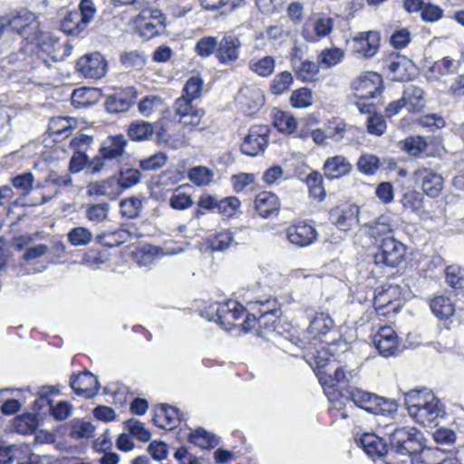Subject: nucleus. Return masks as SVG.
<instances>
[{"instance_id": "f257e3e1", "label": "nucleus", "mask_w": 464, "mask_h": 464, "mask_svg": "<svg viewBox=\"0 0 464 464\" xmlns=\"http://www.w3.org/2000/svg\"><path fill=\"white\" fill-rule=\"evenodd\" d=\"M407 411L416 422L436 427L445 411L440 399L426 390H411L404 394Z\"/></svg>"}, {"instance_id": "f03ea898", "label": "nucleus", "mask_w": 464, "mask_h": 464, "mask_svg": "<svg viewBox=\"0 0 464 464\" xmlns=\"http://www.w3.org/2000/svg\"><path fill=\"white\" fill-rule=\"evenodd\" d=\"M127 140L123 135L109 136L102 144L98 153L89 162V173L97 174L119 169L128 160Z\"/></svg>"}, {"instance_id": "7ed1b4c3", "label": "nucleus", "mask_w": 464, "mask_h": 464, "mask_svg": "<svg viewBox=\"0 0 464 464\" xmlns=\"http://www.w3.org/2000/svg\"><path fill=\"white\" fill-rule=\"evenodd\" d=\"M343 398L372 414L392 415L397 411V403L393 400L358 388L345 390Z\"/></svg>"}, {"instance_id": "20e7f679", "label": "nucleus", "mask_w": 464, "mask_h": 464, "mask_svg": "<svg viewBox=\"0 0 464 464\" xmlns=\"http://www.w3.org/2000/svg\"><path fill=\"white\" fill-rule=\"evenodd\" d=\"M245 314L246 308L234 300L222 304H211L202 311V315L208 321L217 322L227 330L240 326Z\"/></svg>"}, {"instance_id": "39448f33", "label": "nucleus", "mask_w": 464, "mask_h": 464, "mask_svg": "<svg viewBox=\"0 0 464 464\" xmlns=\"http://www.w3.org/2000/svg\"><path fill=\"white\" fill-rule=\"evenodd\" d=\"M96 13L92 0H82L78 10L69 12L61 21V29L72 36L82 34L93 20Z\"/></svg>"}, {"instance_id": "423d86ee", "label": "nucleus", "mask_w": 464, "mask_h": 464, "mask_svg": "<svg viewBox=\"0 0 464 464\" xmlns=\"http://www.w3.org/2000/svg\"><path fill=\"white\" fill-rule=\"evenodd\" d=\"M164 14L158 8L143 7L133 19V24L139 34L150 40L161 33L166 28Z\"/></svg>"}, {"instance_id": "0eeeda50", "label": "nucleus", "mask_w": 464, "mask_h": 464, "mask_svg": "<svg viewBox=\"0 0 464 464\" xmlns=\"http://www.w3.org/2000/svg\"><path fill=\"white\" fill-rule=\"evenodd\" d=\"M422 434L412 427L395 429L390 434V444L397 453L412 456L422 451Z\"/></svg>"}, {"instance_id": "6e6552de", "label": "nucleus", "mask_w": 464, "mask_h": 464, "mask_svg": "<svg viewBox=\"0 0 464 464\" xmlns=\"http://www.w3.org/2000/svg\"><path fill=\"white\" fill-rule=\"evenodd\" d=\"M405 250V246L393 237H383L374 255V262L376 265L395 267L401 263Z\"/></svg>"}, {"instance_id": "1a4fd4ad", "label": "nucleus", "mask_w": 464, "mask_h": 464, "mask_svg": "<svg viewBox=\"0 0 464 464\" xmlns=\"http://www.w3.org/2000/svg\"><path fill=\"white\" fill-rule=\"evenodd\" d=\"M351 86L354 96L358 99H372L375 98L382 92V79L380 74L373 72H368L365 74L355 78Z\"/></svg>"}, {"instance_id": "9d476101", "label": "nucleus", "mask_w": 464, "mask_h": 464, "mask_svg": "<svg viewBox=\"0 0 464 464\" xmlns=\"http://www.w3.org/2000/svg\"><path fill=\"white\" fill-rule=\"evenodd\" d=\"M412 178L419 183L424 194L430 198H437L443 189L444 179L436 170L420 167L412 173Z\"/></svg>"}, {"instance_id": "9b49d317", "label": "nucleus", "mask_w": 464, "mask_h": 464, "mask_svg": "<svg viewBox=\"0 0 464 464\" xmlns=\"http://www.w3.org/2000/svg\"><path fill=\"white\" fill-rule=\"evenodd\" d=\"M10 29L21 37L32 43L37 40L38 23L34 13L22 11L13 16L5 24V30Z\"/></svg>"}, {"instance_id": "f8f14e48", "label": "nucleus", "mask_w": 464, "mask_h": 464, "mask_svg": "<svg viewBox=\"0 0 464 464\" xmlns=\"http://www.w3.org/2000/svg\"><path fill=\"white\" fill-rule=\"evenodd\" d=\"M269 128L266 125H256L250 128L241 144L243 154L255 157L264 152L268 144Z\"/></svg>"}, {"instance_id": "ddd939ff", "label": "nucleus", "mask_w": 464, "mask_h": 464, "mask_svg": "<svg viewBox=\"0 0 464 464\" xmlns=\"http://www.w3.org/2000/svg\"><path fill=\"white\" fill-rule=\"evenodd\" d=\"M107 62L100 53L85 54L76 62V71L82 77L100 79L107 71Z\"/></svg>"}, {"instance_id": "4468645a", "label": "nucleus", "mask_w": 464, "mask_h": 464, "mask_svg": "<svg viewBox=\"0 0 464 464\" xmlns=\"http://www.w3.org/2000/svg\"><path fill=\"white\" fill-rule=\"evenodd\" d=\"M327 351L322 350L314 356L316 370L315 373L322 387L327 392V390L335 391L336 377H334V370L331 367H335V361L331 357H326Z\"/></svg>"}, {"instance_id": "2eb2a0df", "label": "nucleus", "mask_w": 464, "mask_h": 464, "mask_svg": "<svg viewBox=\"0 0 464 464\" xmlns=\"http://www.w3.org/2000/svg\"><path fill=\"white\" fill-rule=\"evenodd\" d=\"M241 46V41L237 36L233 34L225 35L218 42L215 56L222 65L231 66L237 62Z\"/></svg>"}, {"instance_id": "dca6fc26", "label": "nucleus", "mask_w": 464, "mask_h": 464, "mask_svg": "<svg viewBox=\"0 0 464 464\" xmlns=\"http://www.w3.org/2000/svg\"><path fill=\"white\" fill-rule=\"evenodd\" d=\"M384 63L392 80L403 82L410 79L413 64L406 56L392 53L387 56Z\"/></svg>"}, {"instance_id": "f3484780", "label": "nucleus", "mask_w": 464, "mask_h": 464, "mask_svg": "<svg viewBox=\"0 0 464 464\" xmlns=\"http://www.w3.org/2000/svg\"><path fill=\"white\" fill-rule=\"evenodd\" d=\"M138 93L133 87H128L107 96L105 101L106 110L110 113H121L127 111L135 102Z\"/></svg>"}, {"instance_id": "a211bd4d", "label": "nucleus", "mask_w": 464, "mask_h": 464, "mask_svg": "<svg viewBox=\"0 0 464 464\" xmlns=\"http://www.w3.org/2000/svg\"><path fill=\"white\" fill-rule=\"evenodd\" d=\"M359 208L356 205L336 207L330 211V220L339 229L347 231L359 221Z\"/></svg>"}, {"instance_id": "6ab92c4d", "label": "nucleus", "mask_w": 464, "mask_h": 464, "mask_svg": "<svg viewBox=\"0 0 464 464\" xmlns=\"http://www.w3.org/2000/svg\"><path fill=\"white\" fill-rule=\"evenodd\" d=\"M380 40V34L376 31L358 33L353 37L354 51L365 58H371L377 53Z\"/></svg>"}, {"instance_id": "aec40b11", "label": "nucleus", "mask_w": 464, "mask_h": 464, "mask_svg": "<svg viewBox=\"0 0 464 464\" xmlns=\"http://www.w3.org/2000/svg\"><path fill=\"white\" fill-rule=\"evenodd\" d=\"M288 241L299 247H304L317 239V232L311 225L298 223L285 229Z\"/></svg>"}, {"instance_id": "412c9836", "label": "nucleus", "mask_w": 464, "mask_h": 464, "mask_svg": "<svg viewBox=\"0 0 464 464\" xmlns=\"http://www.w3.org/2000/svg\"><path fill=\"white\" fill-rule=\"evenodd\" d=\"M373 344L384 357L392 356L398 349V335L392 327L382 326L374 335Z\"/></svg>"}, {"instance_id": "4be33fe9", "label": "nucleus", "mask_w": 464, "mask_h": 464, "mask_svg": "<svg viewBox=\"0 0 464 464\" xmlns=\"http://www.w3.org/2000/svg\"><path fill=\"white\" fill-rule=\"evenodd\" d=\"M71 387L79 396L93 397L99 391L97 378L90 372H83L71 379Z\"/></svg>"}, {"instance_id": "5701e85b", "label": "nucleus", "mask_w": 464, "mask_h": 464, "mask_svg": "<svg viewBox=\"0 0 464 464\" xmlns=\"http://www.w3.org/2000/svg\"><path fill=\"white\" fill-rule=\"evenodd\" d=\"M261 45L256 44L253 50L261 49ZM276 58L272 55L256 56L254 51L251 52V58L248 62V69L257 76L267 78L271 76L276 69Z\"/></svg>"}, {"instance_id": "b1692460", "label": "nucleus", "mask_w": 464, "mask_h": 464, "mask_svg": "<svg viewBox=\"0 0 464 464\" xmlns=\"http://www.w3.org/2000/svg\"><path fill=\"white\" fill-rule=\"evenodd\" d=\"M323 170L328 179H336L348 175L353 170L352 163L343 155L329 157L325 160Z\"/></svg>"}, {"instance_id": "393cba45", "label": "nucleus", "mask_w": 464, "mask_h": 464, "mask_svg": "<svg viewBox=\"0 0 464 464\" xmlns=\"http://www.w3.org/2000/svg\"><path fill=\"white\" fill-rule=\"evenodd\" d=\"M281 208L278 197L269 191H262L255 198V208L264 218L277 216Z\"/></svg>"}, {"instance_id": "a878e982", "label": "nucleus", "mask_w": 464, "mask_h": 464, "mask_svg": "<svg viewBox=\"0 0 464 464\" xmlns=\"http://www.w3.org/2000/svg\"><path fill=\"white\" fill-rule=\"evenodd\" d=\"M291 63L296 77L303 82L316 80L319 72L318 64L308 59H303L297 54V51L291 57Z\"/></svg>"}, {"instance_id": "bb28decb", "label": "nucleus", "mask_w": 464, "mask_h": 464, "mask_svg": "<svg viewBox=\"0 0 464 464\" xmlns=\"http://www.w3.org/2000/svg\"><path fill=\"white\" fill-rule=\"evenodd\" d=\"M335 332L334 319L327 313H317L311 320L307 328L309 335L315 338L325 337Z\"/></svg>"}, {"instance_id": "cd10ccee", "label": "nucleus", "mask_w": 464, "mask_h": 464, "mask_svg": "<svg viewBox=\"0 0 464 464\" xmlns=\"http://www.w3.org/2000/svg\"><path fill=\"white\" fill-rule=\"evenodd\" d=\"M152 420L158 427L165 430H172L180 421V412L175 407L160 405L155 410Z\"/></svg>"}, {"instance_id": "c85d7f7f", "label": "nucleus", "mask_w": 464, "mask_h": 464, "mask_svg": "<svg viewBox=\"0 0 464 464\" xmlns=\"http://www.w3.org/2000/svg\"><path fill=\"white\" fill-rule=\"evenodd\" d=\"M87 193L90 196H105L111 199H114L121 194V186L115 177L90 183L88 185Z\"/></svg>"}, {"instance_id": "c756f323", "label": "nucleus", "mask_w": 464, "mask_h": 464, "mask_svg": "<svg viewBox=\"0 0 464 464\" xmlns=\"http://www.w3.org/2000/svg\"><path fill=\"white\" fill-rule=\"evenodd\" d=\"M270 301L266 299L264 301L248 302L249 309L251 311L256 310L258 314V325L259 327L264 326L265 330L269 331L270 328L273 331L276 330L275 313L272 308L269 307Z\"/></svg>"}, {"instance_id": "7c9ffc66", "label": "nucleus", "mask_w": 464, "mask_h": 464, "mask_svg": "<svg viewBox=\"0 0 464 464\" xmlns=\"http://www.w3.org/2000/svg\"><path fill=\"white\" fill-rule=\"evenodd\" d=\"M422 89L415 85H409L403 92L401 100L404 107L411 112L420 111L425 106Z\"/></svg>"}, {"instance_id": "2f4dec72", "label": "nucleus", "mask_w": 464, "mask_h": 464, "mask_svg": "<svg viewBox=\"0 0 464 464\" xmlns=\"http://www.w3.org/2000/svg\"><path fill=\"white\" fill-rule=\"evenodd\" d=\"M361 444L364 451L372 457L383 456L387 453V445L382 439L373 433H365L361 438Z\"/></svg>"}, {"instance_id": "473e14b6", "label": "nucleus", "mask_w": 464, "mask_h": 464, "mask_svg": "<svg viewBox=\"0 0 464 464\" xmlns=\"http://www.w3.org/2000/svg\"><path fill=\"white\" fill-rule=\"evenodd\" d=\"M370 236L375 239L376 242H382V239L386 237H392V225L388 216H381L376 220L370 222L368 225Z\"/></svg>"}, {"instance_id": "72a5a7b5", "label": "nucleus", "mask_w": 464, "mask_h": 464, "mask_svg": "<svg viewBox=\"0 0 464 464\" xmlns=\"http://www.w3.org/2000/svg\"><path fill=\"white\" fill-rule=\"evenodd\" d=\"M188 440L194 445L204 450L213 449L219 442L218 438L216 435L208 432L202 428H198L191 432L188 436Z\"/></svg>"}, {"instance_id": "f704fd0d", "label": "nucleus", "mask_w": 464, "mask_h": 464, "mask_svg": "<svg viewBox=\"0 0 464 464\" xmlns=\"http://www.w3.org/2000/svg\"><path fill=\"white\" fill-rule=\"evenodd\" d=\"M431 312L440 320L448 319L454 314V305L443 295L435 296L430 303Z\"/></svg>"}, {"instance_id": "c9c22d12", "label": "nucleus", "mask_w": 464, "mask_h": 464, "mask_svg": "<svg viewBox=\"0 0 464 464\" xmlns=\"http://www.w3.org/2000/svg\"><path fill=\"white\" fill-rule=\"evenodd\" d=\"M156 128L157 126H153L149 122L136 121L130 124L128 134L132 140L140 141L151 137Z\"/></svg>"}, {"instance_id": "e433bc0d", "label": "nucleus", "mask_w": 464, "mask_h": 464, "mask_svg": "<svg viewBox=\"0 0 464 464\" xmlns=\"http://www.w3.org/2000/svg\"><path fill=\"white\" fill-rule=\"evenodd\" d=\"M294 83V77L287 71L281 72L274 77L270 82V92L274 95H281L286 92Z\"/></svg>"}, {"instance_id": "4c0bfd02", "label": "nucleus", "mask_w": 464, "mask_h": 464, "mask_svg": "<svg viewBox=\"0 0 464 464\" xmlns=\"http://www.w3.org/2000/svg\"><path fill=\"white\" fill-rule=\"evenodd\" d=\"M188 178L196 186H208L213 180L214 171L205 166H197L188 170Z\"/></svg>"}, {"instance_id": "58836bf2", "label": "nucleus", "mask_w": 464, "mask_h": 464, "mask_svg": "<svg viewBox=\"0 0 464 464\" xmlns=\"http://www.w3.org/2000/svg\"><path fill=\"white\" fill-rule=\"evenodd\" d=\"M71 438L74 440L88 439L93 436L95 427L92 422L84 420L74 419L71 422Z\"/></svg>"}, {"instance_id": "ea45409f", "label": "nucleus", "mask_w": 464, "mask_h": 464, "mask_svg": "<svg viewBox=\"0 0 464 464\" xmlns=\"http://www.w3.org/2000/svg\"><path fill=\"white\" fill-rule=\"evenodd\" d=\"M130 237V235L127 230L119 229L114 232L99 235L97 241L104 246L113 247L125 243Z\"/></svg>"}, {"instance_id": "a19ab883", "label": "nucleus", "mask_w": 464, "mask_h": 464, "mask_svg": "<svg viewBox=\"0 0 464 464\" xmlns=\"http://www.w3.org/2000/svg\"><path fill=\"white\" fill-rule=\"evenodd\" d=\"M14 426L18 433L30 434L37 429L38 420L34 414L26 413L16 417Z\"/></svg>"}, {"instance_id": "79ce46f5", "label": "nucleus", "mask_w": 464, "mask_h": 464, "mask_svg": "<svg viewBox=\"0 0 464 464\" xmlns=\"http://www.w3.org/2000/svg\"><path fill=\"white\" fill-rule=\"evenodd\" d=\"M306 183L309 188V194L312 198L317 200H323L325 197V190L323 186V176L317 172L313 171L306 177Z\"/></svg>"}, {"instance_id": "37998d69", "label": "nucleus", "mask_w": 464, "mask_h": 464, "mask_svg": "<svg viewBox=\"0 0 464 464\" xmlns=\"http://www.w3.org/2000/svg\"><path fill=\"white\" fill-rule=\"evenodd\" d=\"M358 170L368 176L374 175L380 168L379 158L373 154H362L356 163Z\"/></svg>"}, {"instance_id": "c03bdc74", "label": "nucleus", "mask_w": 464, "mask_h": 464, "mask_svg": "<svg viewBox=\"0 0 464 464\" xmlns=\"http://www.w3.org/2000/svg\"><path fill=\"white\" fill-rule=\"evenodd\" d=\"M274 124L277 130L285 133H293L297 128V121L289 112L277 111L275 114Z\"/></svg>"}, {"instance_id": "a18cd8bd", "label": "nucleus", "mask_w": 464, "mask_h": 464, "mask_svg": "<svg viewBox=\"0 0 464 464\" xmlns=\"http://www.w3.org/2000/svg\"><path fill=\"white\" fill-rule=\"evenodd\" d=\"M124 426L130 435L134 436L142 442H147L151 438L150 431L147 430L144 427V424L138 420H128L124 422Z\"/></svg>"}, {"instance_id": "49530a36", "label": "nucleus", "mask_w": 464, "mask_h": 464, "mask_svg": "<svg viewBox=\"0 0 464 464\" xmlns=\"http://www.w3.org/2000/svg\"><path fill=\"white\" fill-rule=\"evenodd\" d=\"M290 103L295 108H306L313 103V95L310 89L306 87L294 91L290 96Z\"/></svg>"}, {"instance_id": "de8ad7c7", "label": "nucleus", "mask_w": 464, "mask_h": 464, "mask_svg": "<svg viewBox=\"0 0 464 464\" xmlns=\"http://www.w3.org/2000/svg\"><path fill=\"white\" fill-rule=\"evenodd\" d=\"M110 210L108 203H97L87 207L86 217L94 223H101L107 219Z\"/></svg>"}, {"instance_id": "09e8293b", "label": "nucleus", "mask_w": 464, "mask_h": 464, "mask_svg": "<svg viewBox=\"0 0 464 464\" xmlns=\"http://www.w3.org/2000/svg\"><path fill=\"white\" fill-rule=\"evenodd\" d=\"M140 180V172L137 169H126L120 171V177L117 178V182L121 186V192L126 188H130Z\"/></svg>"}, {"instance_id": "8fccbe9b", "label": "nucleus", "mask_w": 464, "mask_h": 464, "mask_svg": "<svg viewBox=\"0 0 464 464\" xmlns=\"http://www.w3.org/2000/svg\"><path fill=\"white\" fill-rule=\"evenodd\" d=\"M69 242L74 246H86L92 239V232L84 227H77L70 230L68 233Z\"/></svg>"}, {"instance_id": "3c124183", "label": "nucleus", "mask_w": 464, "mask_h": 464, "mask_svg": "<svg viewBox=\"0 0 464 464\" xmlns=\"http://www.w3.org/2000/svg\"><path fill=\"white\" fill-rule=\"evenodd\" d=\"M218 44V42L216 37L204 36L197 42L195 52L200 57H208L217 52Z\"/></svg>"}, {"instance_id": "603ef678", "label": "nucleus", "mask_w": 464, "mask_h": 464, "mask_svg": "<svg viewBox=\"0 0 464 464\" xmlns=\"http://www.w3.org/2000/svg\"><path fill=\"white\" fill-rule=\"evenodd\" d=\"M72 128V119L68 117H53L49 122V130L54 135L68 136Z\"/></svg>"}, {"instance_id": "864d4df0", "label": "nucleus", "mask_w": 464, "mask_h": 464, "mask_svg": "<svg viewBox=\"0 0 464 464\" xmlns=\"http://www.w3.org/2000/svg\"><path fill=\"white\" fill-rule=\"evenodd\" d=\"M343 58V52L340 48L324 50L318 57L320 64L326 68L336 65Z\"/></svg>"}, {"instance_id": "5fc2aeb1", "label": "nucleus", "mask_w": 464, "mask_h": 464, "mask_svg": "<svg viewBox=\"0 0 464 464\" xmlns=\"http://www.w3.org/2000/svg\"><path fill=\"white\" fill-rule=\"evenodd\" d=\"M446 281L453 288H464V269L458 266H449L446 268Z\"/></svg>"}, {"instance_id": "6e6d98bb", "label": "nucleus", "mask_w": 464, "mask_h": 464, "mask_svg": "<svg viewBox=\"0 0 464 464\" xmlns=\"http://www.w3.org/2000/svg\"><path fill=\"white\" fill-rule=\"evenodd\" d=\"M427 141L423 137H409L403 142L404 150L411 156H417L427 149Z\"/></svg>"}, {"instance_id": "4d7b16f0", "label": "nucleus", "mask_w": 464, "mask_h": 464, "mask_svg": "<svg viewBox=\"0 0 464 464\" xmlns=\"http://www.w3.org/2000/svg\"><path fill=\"white\" fill-rule=\"evenodd\" d=\"M141 200L137 198H129L120 203L121 213L123 217L133 218L138 217L141 209Z\"/></svg>"}, {"instance_id": "13d9d810", "label": "nucleus", "mask_w": 464, "mask_h": 464, "mask_svg": "<svg viewBox=\"0 0 464 464\" xmlns=\"http://www.w3.org/2000/svg\"><path fill=\"white\" fill-rule=\"evenodd\" d=\"M167 155L162 152L156 153L147 159L140 160V168L146 171H154L162 168L167 162Z\"/></svg>"}, {"instance_id": "bf43d9fd", "label": "nucleus", "mask_w": 464, "mask_h": 464, "mask_svg": "<svg viewBox=\"0 0 464 464\" xmlns=\"http://www.w3.org/2000/svg\"><path fill=\"white\" fill-rule=\"evenodd\" d=\"M121 62L127 69L140 68L145 64L146 58L142 52L131 51L121 54Z\"/></svg>"}, {"instance_id": "052dcab7", "label": "nucleus", "mask_w": 464, "mask_h": 464, "mask_svg": "<svg viewBox=\"0 0 464 464\" xmlns=\"http://www.w3.org/2000/svg\"><path fill=\"white\" fill-rule=\"evenodd\" d=\"M401 201L404 208L413 212L419 211L423 205L421 195L414 190L404 193Z\"/></svg>"}, {"instance_id": "680f3d73", "label": "nucleus", "mask_w": 464, "mask_h": 464, "mask_svg": "<svg viewBox=\"0 0 464 464\" xmlns=\"http://www.w3.org/2000/svg\"><path fill=\"white\" fill-rule=\"evenodd\" d=\"M89 160L88 156L83 150H75L70 160L69 169L72 173H78L86 169L89 172Z\"/></svg>"}, {"instance_id": "e2e57ef3", "label": "nucleus", "mask_w": 464, "mask_h": 464, "mask_svg": "<svg viewBox=\"0 0 464 464\" xmlns=\"http://www.w3.org/2000/svg\"><path fill=\"white\" fill-rule=\"evenodd\" d=\"M203 88V81L198 76H192L190 77L184 88H183V94L184 96L190 98L192 100H195L198 98L201 94Z\"/></svg>"}, {"instance_id": "0e129e2a", "label": "nucleus", "mask_w": 464, "mask_h": 464, "mask_svg": "<svg viewBox=\"0 0 464 464\" xmlns=\"http://www.w3.org/2000/svg\"><path fill=\"white\" fill-rule=\"evenodd\" d=\"M240 207V201L236 197H227L218 203V211L225 217H232Z\"/></svg>"}, {"instance_id": "69168bd1", "label": "nucleus", "mask_w": 464, "mask_h": 464, "mask_svg": "<svg viewBox=\"0 0 464 464\" xmlns=\"http://www.w3.org/2000/svg\"><path fill=\"white\" fill-rule=\"evenodd\" d=\"M387 129L386 121L382 116L373 114L367 119V131L375 136H382Z\"/></svg>"}, {"instance_id": "338daca9", "label": "nucleus", "mask_w": 464, "mask_h": 464, "mask_svg": "<svg viewBox=\"0 0 464 464\" xmlns=\"http://www.w3.org/2000/svg\"><path fill=\"white\" fill-rule=\"evenodd\" d=\"M157 249L153 246H147L137 250L134 256L140 266H150L155 260V254Z\"/></svg>"}, {"instance_id": "774afa93", "label": "nucleus", "mask_w": 464, "mask_h": 464, "mask_svg": "<svg viewBox=\"0 0 464 464\" xmlns=\"http://www.w3.org/2000/svg\"><path fill=\"white\" fill-rule=\"evenodd\" d=\"M50 405L51 415L56 420H64L72 413V405L68 401H59L55 406Z\"/></svg>"}]
</instances>
